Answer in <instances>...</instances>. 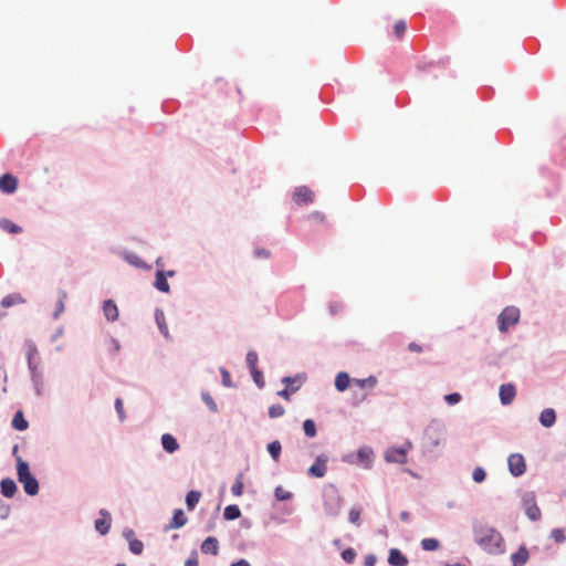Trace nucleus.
I'll use <instances>...</instances> for the list:
<instances>
[{
	"instance_id": "6",
	"label": "nucleus",
	"mask_w": 566,
	"mask_h": 566,
	"mask_svg": "<svg viewBox=\"0 0 566 566\" xmlns=\"http://www.w3.org/2000/svg\"><path fill=\"white\" fill-rule=\"evenodd\" d=\"M522 502L527 517L532 521H538L541 518V510L536 504L535 493L525 492L522 496Z\"/></svg>"
},
{
	"instance_id": "4",
	"label": "nucleus",
	"mask_w": 566,
	"mask_h": 566,
	"mask_svg": "<svg viewBox=\"0 0 566 566\" xmlns=\"http://www.w3.org/2000/svg\"><path fill=\"white\" fill-rule=\"evenodd\" d=\"M17 474L18 480L23 484V489L27 494L36 495L39 493V483L36 479L31 474L29 464L20 457L17 458Z\"/></svg>"
},
{
	"instance_id": "7",
	"label": "nucleus",
	"mask_w": 566,
	"mask_h": 566,
	"mask_svg": "<svg viewBox=\"0 0 566 566\" xmlns=\"http://www.w3.org/2000/svg\"><path fill=\"white\" fill-rule=\"evenodd\" d=\"M509 471L514 478L523 475L526 471L525 459L521 453H512L507 459Z\"/></svg>"
},
{
	"instance_id": "35",
	"label": "nucleus",
	"mask_w": 566,
	"mask_h": 566,
	"mask_svg": "<svg viewBox=\"0 0 566 566\" xmlns=\"http://www.w3.org/2000/svg\"><path fill=\"white\" fill-rule=\"evenodd\" d=\"M105 348L109 355L114 356L119 352L120 345L115 338L108 337L105 342Z\"/></svg>"
},
{
	"instance_id": "58",
	"label": "nucleus",
	"mask_w": 566,
	"mask_h": 566,
	"mask_svg": "<svg viewBox=\"0 0 566 566\" xmlns=\"http://www.w3.org/2000/svg\"><path fill=\"white\" fill-rule=\"evenodd\" d=\"M35 353H36V350H35L34 348H31V349L29 350V354H28L29 367H30L31 369H33V368H34V367H33V365H32V359H33V355H34Z\"/></svg>"
},
{
	"instance_id": "32",
	"label": "nucleus",
	"mask_w": 566,
	"mask_h": 566,
	"mask_svg": "<svg viewBox=\"0 0 566 566\" xmlns=\"http://www.w3.org/2000/svg\"><path fill=\"white\" fill-rule=\"evenodd\" d=\"M24 303V298L19 293H13L4 296L1 301V305L3 307H10L15 304H22Z\"/></svg>"
},
{
	"instance_id": "41",
	"label": "nucleus",
	"mask_w": 566,
	"mask_h": 566,
	"mask_svg": "<svg viewBox=\"0 0 566 566\" xmlns=\"http://www.w3.org/2000/svg\"><path fill=\"white\" fill-rule=\"evenodd\" d=\"M274 496L277 501H286L292 497V493L284 490L282 486H276L274 490Z\"/></svg>"
},
{
	"instance_id": "15",
	"label": "nucleus",
	"mask_w": 566,
	"mask_h": 566,
	"mask_svg": "<svg viewBox=\"0 0 566 566\" xmlns=\"http://www.w3.org/2000/svg\"><path fill=\"white\" fill-rule=\"evenodd\" d=\"M187 521L188 518L181 509L175 510L171 521L165 526V532L180 528L186 525Z\"/></svg>"
},
{
	"instance_id": "17",
	"label": "nucleus",
	"mask_w": 566,
	"mask_h": 566,
	"mask_svg": "<svg viewBox=\"0 0 566 566\" xmlns=\"http://www.w3.org/2000/svg\"><path fill=\"white\" fill-rule=\"evenodd\" d=\"M388 563L391 566H407L408 558L398 548H391L389 551Z\"/></svg>"
},
{
	"instance_id": "52",
	"label": "nucleus",
	"mask_w": 566,
	"mask_h": 566,
	"mask_svg": "<svg viewBox=\"0 0 566 566\" xmlns=\"http://www.w3.org/2000/svg\"><path fill=\"white\" fill-rule=\"evenodd\" d=\"M232 494L239 496L243 492V482L238 480L231 488Z\"/></svg>"
},
{
	"instance_id": "48",
	"label": "nucleus",
	"mask_w": 566,
	"mask_h": 566,
	"mask_svg": "<svg viewBox=\"0 0 566 566\" xmlns=\"http://www.w3.org/2000/svg\"><path fill=\"white\" fill-rule=\"evenodd\" d=\"M407 29V23L405 20H398L396 21L395 25H394V30H395V33L398 38L402 36V34L405 33Z\"/></svg>"
},
{
	"instance_id": "53",
	"label": "nucleus",
	"mask_w": 566,
	"mask_h": 566,
	"mask_svg": "<svg viewBox=\"0 0 566 566\" xmlns=\"http://www.w3.org/2000/svg\"><path fill=\"white\" fill-rule=\"evenodd\" d=\"M221 375H222V384L226 386V387H232V382H231V378H230V374L227 369L224 368H221Z\"/></svg>"
},
{
	"instance_id": "14",
	"label": "nucleus",
	"mask_w": 566,
	"mask_h": 566,
	"mask_svg": "<svg viewBox=\"0 0 566 566\" xmlns=\"http://www.w3.org/2000/svg\"><path fill=\"white\" fill-rule=\"evenodd\" d=\"M314 193L306 186H300L295 189L293 199L296 203H308L313 201Z\"/></svg>"
},
{
	"instance_id": "46",
	"label": "nucleus",
	"mask_w": 566,
	"mask_h": 566,
	"mask_svg": "<svg viewBox=\"0 0 566 566\" xmlns=\"http://www.w3.org/2000/svg\"><path fill=\"white\" fill-rule=\"evenodd\" d=\"M551 537L556 543H559V544L564 543L566 541V536H565L564 531L562 528H554V530H552Z\"/></svg>"
},
{
	"instance_id": "31",
	"label": "nucleus",
	"mask_w": 566,
	"mask_h": 566,
	"mask_svg": "<svg viewBox=\"0 0 566 566\" xmlns=\"http://www.w3.org/2000/svg\"><path fill=\"white\" fill-rule=\"evenodd\" d=\"M0 228L9 233L18 234L22 232V228L9 219H0Z\"/></svg>"
},
{
	"instance_id": "64",
	"label": "nucleus",
	"mask_w": 566,
	"mask_h": 566,
	"mask_svg": "<svg viewBox=\"0 0 566 566\" xmlns=\"http://www.w3.org/2000/svg\"><path fill=\"white\" fill-rule=\"evenodd\" d=\"M444 566H465L461 563H455V564H446Z\"/></svg>"
},
{
	"instance_id": "29",
	"label": "nucleus",
	"mask_w": 566,
	"mask_h": 566,
	"mask_svg": "<svg viewBox=\"0 0 566 566\" xmlns=\"http://www.w3.org/2000/svg\"><path fill=\"white\" fill-rule=\"evenodd\" d=\"M266 450L273 461L277 462L282 452V444L279 440H274L266 446Z\"/></svg>"
},
{
	"instance_id": "40",
	"label": "nucleus",
	"mask_w": 566,
	"mask_h": 566,
	"mask_svg": "<svg viewBox=\"0 0 566 566\" xmlns=\"http://www.w3.org/2000/svg\"><path fill=\"white\" fill-rule=\"evenodd\" d=\"M156 322L158 324V327L160 329V332L165 335V336H168V327L166 325V322H165V315L161 311H157L156 312Z\"/></svg>"
},
{
	"instance_id": "61",
	"label": "nucleus",
	"mask_w": 566,
	"mask_h": 566,
	"mask_svg": "<svg viewBox=\"0 0 566 566\" xmlns=\"http://www.w3.org/2000/svg\"><path fill=\"white\" fill-rule=\"evenodd\" d=\"M231 566H248V562L244 559H241L237 563H233Z\"/></svg>"
},
{
	"instance_id": "51",
	"label": "nucleus",
	"mask_w": 566,
	"mask_h": 566,
	"mask_svg": "<svg viewBox=\"0 0 566 566\" xmlns=\"http://www.w3.org/2000/svg\"><path fill=\"white\" fill-rule=\"evenodd\" d=\"M202 400L207 403L210 410L217 411V405L208 392L202 394Z\"/></svg>"
},
{
	"instance_id": "25",
	"label": "nucleus",
	"mask_w": 566,
	"mask_h": 566,
	"mask_svg": "<svg viewBox=\"0 0 566 566\" xmlns=\"http://www.w3.org/2000/svg\"><path fill=\"white\" fill-rule=\"evenodd\" d=\"M1 493L6 497H12L17 492V484L12 479H3L0 483Z\"/></svg>"
},
{
	"instance_id": "16",
	"label": "nucleus",
	"mask_w": 566,
	"mask_h": 566,
	"mask_svg": "<svg viewBox=\"0 0 566 566\" xmlns=\"http://www.w3.org/2000/svg\"><path fill=\"white\" fill-rule=\"evenodd\" d=\"M530 558L528 549L525 545H521L518 549L511 555L512 566H524Z\"/></svg>"
},
{
	"instance_id": "55",
	"label": "nucleus",
	"mask_w": 566,
	"mask_h": 566,
	"mask_svg": "<svg viewBox=\"0 0 566 566\" xmlns=\"http://www.w3.org/2000/svg\"><path fill=\"white\" fill-rule=\"evenodd\" d=\"M377 558L374 554H369L365 557L364 565L365 566H375Z\"/></svg>"
},
{
	"instance_id": "23",
	"label": "nucleus",
	"mask_w": 566,
	"mask_h": 566,
	"mask_svg": "<svg viewBox=\"0 0 566 566\" xmlns=\"http://www.w3.org/2000/svg\"><path fill=\"white\" fill-rule=\"evenodd\" d=\"M219 551V543L216 537H208L201 544V552L203 554L217 555Z\"/></svg>"
},
{
	"instance_id": "30",
	"label": "nucleus",
	"mask_w": 566,
	"mask_h": 566,
	"mask_svg": "<svg viewBox=\"0 0 566 566\" xmlns=\"http://www.w3.org/2000/svg\"><path fill=\"white\" fill-rule=\"evenodd\" d=\"M66 298H67V293L64 290H59L57 291V301L55 303V310L53 313L54 318H57L61 315V313L64 311V303H65Z\"/></svg>"
},
{
	"instance_id": "62",
	"label": "nucleus",
	"mask_w": 566,
	"mask_h": 566,
	"mask_svg": "<svg viewBox=\"0 0 566 566\" xmlns=\"http://www.w3.org/2000/svg\"><path fill=\"white\" fill-rule=\"evenodd\" d=\"M402 447L406 449L407 452L408 450L412 449V442L410 440H407Z\"/></svg>"
},
{
	"instance_id": "24",
	"label": "nucleus",
	"mask_w": 566,
	"mask_h": 566,
	"mask_svg": "<svg viewBox=\"0 0 566 566\" xmlns=\"http://www.w3.org/2000/svg\"><path fill=\"white\" fill-rule=\"evenodd\" d=\"M154 285L158 291H160L163 293H169V291H170V286L167 282L166 274L161 270H158L156 272V279H155Z\"/></svg>"
},
{
	"instance_id": "42",
	"label": "nucleus",
	"mask_w": 566,
	"mask_h": 566,
	"mask_svg": "<svg viewBox=\"0 0 566 566\" xmlns=\"http://www.w3.org/2000/svg\"><path fill=\"white\" fill-rule=\"evenodd\" d=\"M285 412V409L282 405L280 403H276V405H272L270 408H269V416L270 418H279L281 416H283Z\"/></svg>"
},
{
	"instance_id": "3",
	"label": "nucleus",
	"mask_w": 566,
	"mask_h": 566,
	"mask_svg": "<svg viewBox=\"0 0 566 566\" xmlns=\"http://www.w3.org/2000/svg\"><path fill=\"white\" fill-rule=\"evenodd\" d=\"M323 507L328 517H336L340 513L342 496L334 484H326L323 488Z\"/></svg>"
},
{
	"instance_id": "9",
	"label": "nucleus",
	"mask_w": 566,
	"mask_h": 566,
	"mask_svg": "<svg viewBox=\"0 0 566 566\" xmlns=\"http://www.w3.org/2000/svg\"><path fill=\"white\" fill-rule=\"evenodd\" d=\"M385 460L389 463L405 464L407 462L406 449L403 447H391L385 452Z\"/></svg>"
},
{
	"instance_id": "10",
	"label": "nucleus",
	"mask_w": 566,
	"mask_h": 566,
	"mask_svg": "<svg viewBox=\"0 0 566 566\" xmlns=\"http://www.w3.org/2000/svg\"><path fill=\"white\" fill-rule=\"evenodd\" d=\"M258 355L250 350V375L255 385L262 389L265 385L264 377L261 370L256 368Z\"/></svg>"
},
{
	"instance_id": "59",
	"label": "nucleus",
	"mask_w": 566,
	"mask_h": 566,
	"mask_svg": "<svg viewBox=\"0 0 566 566\" xmlns=\"http://www.w3.org/2000/svg\"><path fill=\"white\" fill-rule=\"evenodd\" d=\"M400 520H401V521H403V522H409V520H410V514H409V512H407V511H402V512L400 513Z\"/></svg>"
},
{
	"instance_id": "49",
	"label": "nucleus",
	"mask_w": 566,
	"mask_h": 566,
	"mask_svg": "<svg viewBox=\"0 0 566 566\" xmlns=\"http://www.w3.org/2000/svg\"><path fill=\"white\" fill-rule=\"evenodd\" d=\"M253 256L256 259H269L271 256V252L264 248H255L253 250Z\"/></svg>"
},
{
	"instance_id": "56",
	"label": "nucleus",
	"mask_w": 566,
	"mask_h": 566,
	"mask_svg": "<svg viewBox=\"0 0 566 566\" xmlns=\"http://www.w3.org/2000/svg\"><path fill=\"white\" fill-rule=\"evenodd\" d=\"M291 392H292V391H291V388H285V389L280 390V391L277 392V395H279L280 397H282L283 399L289 400V399H290V395H291Z\"/></svg>"
},
{
	"instance_id": "43",
	"label": "nucleus",
	"mask_w": 566,
	"mask_h": 566,
	"mask_svg": "<svg viewBox=\"0 0 566 566\" xmlns=\"http://www.w3.org/2000/svg\"><path fill=\"white\" fill-rule=\"evenodd\" d=\"M355 382L360 387V388H365V387H375V385L377 384V379L375 376H369L368 378H365V379H355Z\"/></svg>"
},
{
	"instance_id": "45",
	"label": "nucleus",
	"mask_w": 566,
	"mask_h": 566,
	"mask_svg": "<svg viewBox=\"0 0 566 566\" xmlns=\"http://www.w3.org/2000/svg\"><path fill=\"white\" fill-rule=\"evenodd\" d=\"M462 399V396L459 394V392H451V394H448L444 396V401L449 405V406H454L457 403H459Z\"/></svg>"
},
{
	"instance_id": "27",
	"label": "nucleus",
	"mask_w": 566,
	"mask_h": 566,
	"mask_svg": "<svg viewBox=\"0 0 566 566\" xmlns=\"http://www.w3.org/2000/svg\"><path fill=\"white\" fill-rule=\"evenodd\" d=\"M134 535V532L132 530L125 532V536L129 539V549L132 553L139 555L143 553L144 544L139 539L132 538L130 536Z\"/></svg>"
},
{
	"instance_id": "12",
	"label": "nucleus",
	"mask_w": 566,
	"mask_h": 566,
	"mask_svg": "<svg viewBox=\"0 0 566 566\" xmlns=\"http://www.w3.org/2000/svg\"><path fill=\"white\" fill-rule=\"evenodd\" d=\"M18 188V179L11 174H4L0 177V190L3 193H13Z\"/></svg>"
},
{
	"instance_id": "26",
	"label": "nucleus",
	"mask_w": 566,
	"mask_h": 566,
	"mask_svg": "<svg viewBox=\"0 0 566 566\" xmlns=\"http://www.w3.org/2000/svg\"><path fill=\"white\" fill-rule=\"evenodd\" d=\"M349 382H350L349 375L345 371H339L335 378V388L338 391H345L348 388Z\"/></svg>"
},
{
	"instance_id": "63",
	"label": "nucleus",
	"mask_w": 566,
	"mask_h": 566,
	"mask_svg": "<svg viewBox=\"0 0 566 566\" xmlns=\"http://www.w3.org/2000/svg\"><path fill=\"white\" fill-rule=\"evenodd\" d=\"M329 311H331V313H332V314H336V313H337V311H338V308H337V306H336V305L331 304V305H329Z\"/></svg>"
},
{
	"instance_id": "11",
	"label": "nucleus",
	"mask_w": 566,
	"mask_h": 566,
	"mask_svg": "<svg viewBox=\"0 0 566 566\" xmlns=\"http://www.w3.org/2000/svg\"><path fill=\"white\" fill-rule=\"evenodd\" d=\"M99 515L101 517L95 521V530L99 534L106 535L111 528L112 517L111 514L105 510H101Z\"/></svg>"
},
{
	"instance_id": "38",
	"label": "nucleus",
	"mask_w": 566,
	"mask_h": 566,
	"mask_svg": "<svg viewBox=\"0 0 566 566\" xmlns=\"http://www.w3.org/2000/svg\"><path fill=\"white\" fill-rule=\"evenodd\" d=\"M472 479L475 483H482L486 479V472L482 467H475L472 472Z\"/></svg>"
},
{
	"instance_id": "22",
	"label": "nucleus",
	"mask_w": 566,
	"mask_h": 566,
	"mask_svg": "<svg viewBox=\"0 0 566 566\" xmlns=\"http://www.w3.org/2000/svg\"><path fill=\"white\" fill-rule=\"evenodd\" d=\"M304 377L302 375H295V376H285L282 378V382L287 386V388H291L292 392H296L302 384H303Z\"/></svg>"
},
{
	"instance_id": "33",
	"label": "nucleus",
	"mask_w": 566,
	"mask_h": 566,
	"mask_svg": "<svg viewBox=\"0 0 566 566\" xmlns=\"http://www.w3.org/2000/svg\"><path fill=\"white\" fill-rule=\"evenodd\" d=\"M201 493L199 491H190L186 496V504L189 510H193L200 501Z\"/></svg>"
},
{
	"instance_id": "44",
	"label": "nucleus",
	"mask_w": 566,
	"mask_h": 566,
	"mask_svg": "<svg viewBox=\"0 0 566 566\" xmlns=\"http://www.w3.org/2000/svg\"><path fill=\"white\" fill-rule=\"evenodd\" d=\"M356 556V551L352 547H348L342 552V558L348 564L354 563Z\"/></svg>"
},
{
	"instance_id": "28",
	"label": "nucleus",
	"mask_w": 566,
	"mask_h": 566,
	"mask_svg": "<svg viewBox=\"0 0 566 566\" xmlns=\"http://www.w3.org/2000/svg\"><path fill=\"white\" fill-rule=\"evenodd\" d=\"M12 427L18 431H23L28 429L29 423L24 418V415L21 410L17 411L12 419Z\"/></svg>"
},
{
	"instance_id": "2",
	"label": "nucleus",
	"mask_w": 566,
	"mask_h": 566,
	"mask_svg": "<svg viewBox=\"0 0 566 566\" xmlns=\"http://www.w3.org/2000/svg\"><path fill=\"white\" fill-rule=\"evenodd\" d=\"M446 427L440 421H431L424 430L423 450L437 457L446 444Z\"/></svg>"
},
{
	"instance_id": "60",
	"label": "nucleus",
	"mask_w": 566,
	"mask_h": 566,
	"mask_svg": "<svg viewBox=\"0 0 566 566\" xmlns=\"http://www.w3.org/2000/svg\"><path fill=\"white\" fill-rule=\"evenodd\" d=\"M312 218H314L315 220H323L324 219V216L321 213V212H314L311 214Z\"/></svg>"
},
{
	"instance_id": "50",
	"label": "nucleus",
	"mask_w": 566,
	"mask_h": 566,
	"mask_svg": "<svg viewBox=\"0 0 566 566\" xmlns=\"http://www.w3.org/2000/svg\"><path fill=\"white\" fill-rule=\"evenodd\" d=\"M115 409L117 411L119 420L124 421L126 416H125V410H124V403H123V400L120 398H117L115 400Z\"/></svg>"
},
{
	"instance_id": "5",
	"label": "nucleus",
	"mask_w": 566,
	"mask_h": 566,
	"mask_svg": "<svg viewBox=\"0 0 566 566\" xmlns=\"http://www.w3.org/2000/svg\"><path fill=\"white\" fill-rule=\"evenodd\" d=\"M521 312L516 306H506L497 316V328L501 333H506L512 326L520 322Z\"/></svg>"
},
{
	"instance_id": "13",
	"label": "nucleus",
	"mask_w": 566,
	"mask_h": 566,
	"mask_svg": "<svg viewBox=\"0 0 566 566\" xmlns=\"http://www.w3.org/2000/svg\"><path fill=\"white\" fill-rule=\"evenodd\" d=\"M499 395H500V400H501L502 405H504V406L510 405L516 396L515 386L512 384L501 385Z\"/></svg>"
},
{
	"instance_id": "37",
	"label": "nucleus",
	"mask_w": 566,
	"mask_h": 566,
	"mask_svg": "<svg viewBox=\"0 0 566 566\" xmlns=\"http://www.w3.org/2000/svg\"><path fill=\"white\" fill-rule=\"evenodd\" d=\"M303 430L306 437L314 438L316 436V424L314 420L306 419L303 422Z\"/></svg>"
},
{
	"instance_id": "8",
	"label": "nucleus",
	"mask_w": 566,
	"mask_h": 566,
	"mask_svg": "<svg viewBox=\"0 0 566 566\" xmlns=\"http://www.w3.org/2000/svg\"><path fill=\"white\" fill-rule=\"evenodd\" d=\"M328 461L327 455L319 454L316 457L314 463L308 468L307 474L314 478H323L326 474Z\"/></svg>"
},
{
	"instance_id": "21",
	"label": "nucleus",
	"mask_w": 566,
	"mask_h": 566,
	"mask_svg": "<svg viewBox=\"0 0 566 566\" xmlns=\"http://www.w3.org/2000/svg\"><path fill=\"white\" fill-rule=\"evenodd\" d=\"M161 444L165 451L168 453H174L179 449V443L176 438L170 433H164L161 436Z\"/></svg>"
},
{
	"instance_id": "54",
	"label": "nucleus",
	"mask_w": 566,
	"mask_h": 566,
	"mask_svg": "<svg viewBox=\"0 0 566 566\" xmlns=\"http://www.w3.org/2000/svg\"><path fill=\"white\" fill-rule=\"evenodd\" d=\"M198 556L197 553H192L190 557L186 560L185 566H198Z\"/></svg>"
},
{
	"instance_id": "57",
	"label": "nucleus",
	"mask_w": 566,
	"mask_h": 566,
	"mask_svg": "<svg viewBox=\"0 0 566 566\" xmlns=\"http://www.w3.org/2000/svg\"><path fill=\"white\" fill-rule=\"evenodd\" d=\"M408 349L410 352H415V353H421L422 352V347L420 345H418L417 343H413V342L408 345Z\"/></svg>"
},
{
	"instance_id": "1",
	"label": "nucleus",
	"mask_w": 566,
	"mask_h": 566,
	"mask_svg": "<svg viewBox=\"0 0 566 566\" xmlns=\"http://www.w3.org/2000/svg\"><path fill=\"white\" fill-rule=\"evenodd\" d=\"M472 533L474 543L491 555L505 553V543L502 534L493 526L483 521H473Z\"/></svg>"
},
{
	"instance_id": "20",
	"label": "nucleus",
	"mask_w": 566,
	"mask_h": 566,
	"mask_svg": "<svg viewBox=\"0 0 566 566\" xmlns=\"http://www.w3.org/2000/svg\"><path fill=\"white\" fill-rule=\"evenodd\" d=\"M357 459L366 469H369L373 463V450L368 447L358 449Z\"/></svg>"
},
{
	"instance_id": "18",
	"label": "nucleus",
	"mask_w": 566,
	"mask_h": 566,
	"mask_svg": "<svg viewBox=\"0 0 566 566\" xmlns=\"http://www.w3.org/2000/svg\"><path fill=\"white\" fill-rule=\"evenodd\" d=\"M538 420L543 427L551 428L556 422V411L553 408H546L541 412Z\"/></svg>"
},
{
	"instance_id": "39",
	"label": "nucleus",
	"mask_w": 566,
	"mask_h": 566,
	"mask_svg": "<svg viewBox=\"0 0 566 566\" xmlns=\"http://www.w3.org/2000/svg\"><path fill=\"white\" fill-rule=\"evenodd\" d=\"M360 513L361 510L359 507H352L348 513L349 522L355 524L356 526H360Z\"/></svg>"
},
{
	"instance_id": "36",
	"label": "nucleus",
	"mask_w": 566,
	"mask_h": 566,
	"mask_svg": "<svg viewBox=\"0 0 566 566\" xmlns=\"http://www.w3.org/2000/svg\"><path fill=\"white\" fill-rule=\"evenodd\" d=\"M241 512L237 505H228L224 509L223 516L228 521H233L240 516Z\"/></svg>"
},
{
	"instance_id": "47",
	"label": "nucleus",
	"mask_w": 566,
	"mask_h": 566,
	"mask_svg": "<svg viewBox=\"0 0 566 566\" xmlns=\"http://www.w3.org/2000/svg\"><path fill=\"white\" fill-rule=\"evenodd\" d=\"M125 260H126L128 263H130V264H133V265H135V266H138V268H143V266H145L144 261H143L138 255H136V254H134V253L127 254V255L125 256Z\"/></svg>"
},
{
	"instance_id": "34",
	"label": "nucleus",
	"mask_w": 566,
	"mask_h": 566,
	"mask_svg": "<svg viewBox=\"0 0 566 566\" xmlns=\"http://www.w3.org/2000/svg\"><path fill=\"white\" fill-rule=\"evenodd\" d=\"M439 546H440V543L437 538L428 537V538H423L421 541V548L423 551H428V552L436 551L439 548Z\"/></svg>"
},
{
	"instance_id": "19",
	"label": "nucleus",
	"mask_w": 566,
	"mask_h": 566,
	"mask_svg": "<svg viewBox=\"0 0 566 566\" xmlns=\"http://www.w3.org/2000/svg\"><path fill=\"white\" fill-rule=\"evenodd\" d=\"M103 313L107 321L115 322L118 318L117 305L112 300H107L103 304Z\"/></svg>"
}]
</instances>
